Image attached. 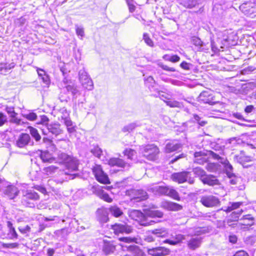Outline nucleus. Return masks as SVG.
I'll return each instance as SVG.
<instances>
[{
	"label": "nucleus",
	"instance_id": "nucleus-1",
	"mask_svg": "<svg viewBox=\"0 0 256 256\" xmlns=\"http://www.w3.org/2000/svg\"><path fill=\"white\" fill-rule=\"evenodd\" d=\"M58 158L60 162L64 164L65 166L62 174L68 176L66 177V179L73 180L78 176V174L75 173L78 170V164L76 158L61 152H58Z\"/></svg>",
	"mask_w": 256,
	"mask_h": 256
},
{
	"label": "nucleus",
	"instance_id": "nucleus-2",
	"mask_svg": "<svg viewBox=\"0 0 256 256\" xmlns=\"http://www.w3.org/2000/svg\"><path fill=\"white\" fill-rule=\"evenodd\" d=\"M140 150L144 156L150 160H156L160 153L158 148L154 144L142 146L140 148Z\"/></svg>",
	"mask_w": 256,
	"mask_h": 256
},
{
	"label": "nucleus",
	"instance_id": "nucleus-3",
	"mask_svg": "<svg viewBox=\"0 0 256 256\" xmlns=\"http://www.w3.org/2000/svg\"><path fill=\"white\" fill-rule=\"evenodd\" d=\"M191 173L188 171H182L179 172L174 173L172 175V180L178 182L179 184L188 182L190 184H192L194 182V179L191 176Z\"/></svg>",
	"mask_w": 256,
	"mask_h": 256
},
{
	"label": "nucleus",
	"instance_id": "nucleus-4",
	"mask_svg": "<svg viewBox=\"0 0 256 256\" xmlns=\"http://www.w3.org/2000/svg\"><path fill=\"white\" fill-rule=\"evenodd\" d=\"M78 77L79 80L84 88L88 90L94 88L93 82L84 68L79 70Z\"/></svg>",
	"mask_w": 256,
	"mask_h": 256
},
{
	"label": "nucleus",
	"instance_id": "nucleus-5",
	"mask_svg": "<svg viewBox=\"0 0 256 256\" xmlns=\"http://www.w3.org/2000/svg\"><path fill=\"white\" fill-rule=\"evenodd\" d=\"M200 202L207 208H212L220 204L219 199L216 196L212 194L202 196L200 198Z\"/></svg>",
	"mask_w": 256,
	"mask_h": 256
},
{
	"label": "nucleus",
	"instance_id": "nucleus-6",
	"mask_svg": "<svg viewBox=\"0 0 256 256\" xmlns=\"http://www.w3.org/2000/svg\"><path fill=\"white\" fill-rule=\"evenodd\" d=\"M210 154L214 159L219 160L224 168L227 176H232L233 168L232 165L230 163L228 160L222 157H221L219 154H216L212 151H210Z\"/></svg>",
	"mask_w": 256,
	"mask_h": 256
},
{
	"label": "nucleus",
	"instance_id": "nucleus-7",
	"mask_svg": "<svg viewBox=\"0 0 256 256\" xmlns=\"http://www.w3.org/2000/svg\"><path fill=\"white\" fill-rule=\"evenodd\" d=\"M128 194L130 196V200L139 202L146 200L148 195L146 192L142 190H131L128 191Z\"/></svg>",
	"mask_w": 256,
	"mask_h": 256
},
{
	"label": "nucleus",
	"instance_id": "nucleus-8",
	"mask_svg": "<svg viewBox=\"0 0 256 256\" xmlns=\"http://www.w3.org/2000/svg\"><path fill=\"white\" fill-rule=\"evenodd\" d=\"M250 2H244L240 5L239 8L245 15L254 18L256 16V8Z\"/></svg>",
	"mask_w": 256,
	"mask_h": 256
},
{
	"label": "nucleus",
	"instance_id": "nucleus-9",
	"mask_svg": "<svg viewBox=\"0 0 256 256\" xmlns=\"http://www.w3.org/2000/svg\"><path fill=\"white\" fill-rule=\"evenodd\" d=\"M96 180L100 183L108 184L110 183L108 175L104 172L100 166H96L93 168Z\"/></svg>",
	"mask_w": 256,
	"mask_h": 256
},
{
	"label": "nucleus",
	"instance_id": "nucleus-10",
	"mask_svg": "<svg viewBox=\"0 0 256 256\" xmlns=\"http://www.w3.org/2000/svg\"><path fill=\"white\" fill-rule=\"evenodd\" d=\"M131 216H132L133 218L136 220H140V224L143 226H148L152 224L154 222V220H150V222H146V220L145 218L144 212H142L138 210H134L131 212Z\"/></svg>",
	"mask_w": 256,
	"mask_h": 256
},
{
	"label": "nucleus",
	"instance_id": "nucleus-11",
	"mask_svg": "<svg viewBox=\"0 0 256 256\" xmlns=\"http://www.w3.org/2000/svg\"><path fill=\"white\" fill-rule=\"evenodd\" d=\"M112 229L115 234H130L132 232V228L130 226L126 224H116L112 226Z\"/></svg>",
	"mask_w": 256,
	"mask_h": 256
},
{
	"label": "nucleus",
	"instance_id": "nucleus-12",
	"mask_svg": "<svg viewBox=\"0 0 256 256\" xmlns=\"http://www.w3.org/2000/svg\"><path fill=\"white\" fill-rule=\"evenodd\" d=\"M240 222L236 224L240 230H246L254 224V218L250 214L244 215L240 219Z\"/></svg>",
	"mask_w": 256,
	"mask_h": 256
},
{
	"label": "nucleus",
	"instance_id": "nucleus-13",
	"mask_svg": "<svg viewBox=\"0 0 256 256\" xmlns=\"http://www.w3.org/2000/svg\"><path fill=\"white\" fill-rule=\"evenodd\" d=\"M148 253L153 256H163L168 255L170 250L164 246H158L148 249Z\"/></svg>",
	"mask_w": 256,
	"mask_h": 256
},
{
	"label": "nucleus",
	"instance_id": "nucleus-14",
	"mask_svg": "<svg viewBox=\"0 0 256 256\" xmlns=\"http://www.w3.org/2000/svg\"><path fill=\"white\" fill-rule=\"evenodd\" d=\"M60 125L58 123H54L47 125L46 130L42 129L44 134H47L48 132L58 136L62 132V130L60 128Z\"/></svg>",
	"mask_w": 256,
	"mask_h": 256
},
{
	"label": "nucleus",
	"instance_id": "nucleus-15",
	"mask_svg": "<svg viewBox=\"0 0 256 256\" xmlns=\"http://www.w3.org/2000/svg\"><path fill=\"white\" fill-rule=\"evenodd\" d=\"M30 137L28 134L22 133L16 140V145L20 148H23L30 142Z\"/></svg>",
	"mask_w": 256,
	"mask_h": 256
},
{
	"label": "nucleus",
	"instance_id": "nucleus-16",
	"mask_svg": "<svg viewBox=\"0 0 256 256\" xmlns=\"http://www.w3.org/2000/svg\"><path fill=\"white\" fill-rule=\"evenodd\" d=\"M144 212L145 218L146 220V222H149L148 220V218H161L163 216L164 214L162 212L159 210H156L152 208H146L144 210Z\"/></svg>",
	"mask_w": 256,
	"mask_h": 256
},
{
	"label": "nucleus",
	"instance_id": "nucleus-17",
	"mask_svg": "<svg viewBox=\"0 0 256 256\" xmlns=\"http://www.w3.org/2000/svg\"><path fill=\"white\" fill-rule=\"evenodd\" d=\"M172 239H166L164 241V243L168 244L170 245L176 246L181 243L183 240H185V236L178 234L174 236H171Z\"/></svg>",
	"mask_w": 256,
	"mask_h": 256
},
{
	"label": "nucleus",
	"instance_id": "nucleus-18",
	"mask_svg": "<svg viewBox=\"0 0 256 256\" xmlns=\"http://www.w3.org/2000/svg\"><path fill=\"white\" fill-rule=\"evenodd\" d=\"M108 164L112 166H116L120 168H128L130 164L126 162L122 159L120 158H112L108 161Z\"/></svg>",
	"mask_w": 256,
	"mask_h": 256
},
{
	"label": "nucleus",
	"instance_id": "nucleus-19",
	"mask_svg": "<svg viewBox=\"0 0 256 256\" xmlns=\"http://www.w3.org/2000/svg\"><path fill=\"white\" fill-rule=\"evenodd\" d=\"M161 206L168 210L178 211L182 209V206L180 204L168 201H164L162 202Z\"/></svg>",
	"mask_w": 256,
	"mask_h": 256
},
{
	"label": "nucleus",
	"instance_id": "nucleus-20",
	"mask_svg": "<svg viewBox=\"0 0 256 256\" xmlns=\"http://www.w3.org/2000/svg\"><path fill=\"white\" fill-rule=\"evenodd\" d=\"M18 192V188L12 185H8L4 190V194L10 199H14Z\"/></svg>",
	"mask_w": 256,
	"mask_h": 256
},
{
	"label": "nucleus",
	"instance_id": "nucleus-21",
	"mask_svg": "<svg viewBox=\"0 0 256 256\" xmlns=\"http://www.w3.org/2000/svg\"><path fill=\"white\" fill-rule=\"evenodd\" d=\"M202 242V238L200 236L192 238L188 242V248L190 250H196L199 248Z\"/></svg>",
	"mask_w": 256,
	"mask_h": 256
},
{
	"label": "nucleus",
	"instance_id": "nucleus-22",
	"mask_svg": "<svg viewBox=\"0 0 256 256\" xmlns=\"http://www.w3.org/2000/svg\"><path fill=\"white\" fill-rule=\"evenodd\" d=\"M192 42L195 46V50L197 51H203L208 50L206 48V45L198 37L194 36L192 38Z\"/></svg>",
	"mask_w": 256,
	"mask_h": 256
},
{
	"label": "nucleus",
	"instance_id": "nucleus-23",
	"mask_svg": "<svg viewBox=\"0 0 256 256\" xmlns=\"http://www.w3.org/2000/svg\"><path fill=\"white\" fill-rule=\"evenodd\" d=\"M202 182L203 184H208L210 186L218 185L220 184L219 180L216 178V176L211 174H206V176L202 178Z\"/></svg>",
	"mask_w": 256,
	"mask_h": 256
},
{
	"label": "nucleus",
	"instance_id": "nucleus-24",
	"mask_svg": "<svg viewBox=\"0 0 256 256\" xmlns=\"http://www.w3.org/2000/svg\"><path fill=\"white\" fill-rule=\"evenodd\" d=\"M120 246L122 248H126L128 251L132 252L136 256H144L145 255L138 246L130 245L129 246H124L122 244H120Z\"/></svg>",
	"mask_w": 256,
	"mask_h": 256
},
{
	"label": "nucleus",
	"instance_id": "nucleus-25",
	"mask_svg": "<svg viewBox=\"0 0 256 256\" xmlns=\"http://www.w3.org/2000/svg\"><path fill=\"white\" fill-rule=\"evenodd\" d=\"M168 186H156L150 188L152 192L154 194L158 195H166Z\"/></svg>",
	"mask_w": 256,
	"mask_h": 256
},
{
	"label": "nucleus",
	"instance_id": "nucleus-26",
	"mask_svg": "<svg viewBox=\"0 0 256 256\" xmlns=\"http://www.w3.org/2000/svg\"><path fill=\"white\" fill-rule=\"evenodd\" d=\"M199 100L206 104H212V96L208 92L204 91L202 92L199 96Z\"/></svg>",
	"mask_w": 256,
	"mask_h": 256
},
{
	"label": "nucleus",
	"instance_id": "nucleus-27",
	"mask_svg": "<svg viewBox=\"0 0 256 256\" xmlns=\"http://www.w3.org/2000/svg\"><path fill=\"white\" fill-rule=\"evenodd\" d=\"M181 148L180 144L176 142H172L166 144L165 150L166 152H170L179 150Z\"/></svg>",
	"mask_w": 256,
	"mask_h": 256
},
{
	"label": "nucleus",
	"instance_id": "nucleus-28",
	"mask_svg": "<svg viewBox=\"0 0 256 256\" xmlns=\"http://www.w3.org/2000/svg\"><path fill=\"white\" fill-rule=\"evenodd\" d=\"M6 226L8 228V236L11 240L17 239L18 238V234L16 233L14 228L12 226V224L10 221L6 222Z\"/></svg>",
	"mask_w": 256,
	"mask_h": 256
},
{
	"label": "nucleus",
	"instance_id": "nucleus-29",
	"mask_svg": "<svg viewBox=\"0 0 256 256\" xmlns=\"http://www.w3.org/2000/svg\"><path fill=\"white\" fill-rule=\"evenodd\" d=\"M205 156L206 154L204 152H196L194 154V162L198 164H204L206 160Z\"/></svg>",
	"mask_w": 256,
	"mask_h": 256
},
{
	"label": "nucleus",
	"instance_id": "nucleus-30",
	"mask_svg": "<svg viewBox=\"0 0 256 256\" xmlns=\"http://www.w3.org/2000/svg\"><path fill=\"white\" fill-rule=\"evenodd\" d=\"M151 232L157 237L166 238L168 236V230L164 228L154 229L151 231Z\"/></svg>",
	"mask_w": 256,
	"mask_h": 256
},
{
	"label": "nucleus",
	"instance_id": "nucleus-31",
	"mask_svg": "<svg viewBox=\"0 0 256 256\" xmlns=\"http://www.w3.org/2000/svg\"><path fill=\"white\" fill-rule=\"evenodd\" d=\"M24 196L26 199H30L36 200L39 199V196L34 190H29L24 193Z\"/></svg>",
	"mask_w": 256,
	"mask_h": 256
},
{
	"label": "nucleus",
	"instance_id": "nucleus-32",
	"mask_svg": "<svg viewBox=\"0 0 256 256\" xmlns=\"http://www.w3.org/2000/svg\"><path fill=\"white\" fill-rule=\"evenodd\" d=\"M116 250V245L113 242H104L103 250L106 254L114 252Z\"/></svg>",
	"mask_w": 256,
	"mask_h": 256
},
{
	"label": "nucleus",
	"instance_id": "nucleus-33",
	"mask_svg": "<svg viewBox=\"0 0 256 256\" xmlns=\"http://www.w3.org/2000/svg\"><path fill=\"white\" fill-rule=\"evenodd\" d=\"M66 89L68 92L72 93L73 96V100L76 98L80 95V91L78 90L77 86L74 85H68L66 86Z\"/></svg>",
	"mask_w": 256,
	"mask_h": 256
},
{
	"label": "nucleus",
	"instance_id": "nucleus-34",
	"mask_svg": "<svg viewBox=\"0 0 256 256\" xmlns=\"http://www.w3.org/2000/svg\"><path fill=\"white\" fill-rule=\"evenodd\" d=\"M68 233V229L66 228L57 230L54 232V234L57 237V238H59L60 240L65 239Z\"/></svg>",
	"mask_w": 256,
	"mask_h": 256
},
{
	"label": "nucleus",
	"instance_id": "nucleus-35",
	"mask_svg": "<svg viewBox=\"0 0 256 256\" xmlns=\"http://www.w3.org/2000/svg\"><path fill=\"white\" fill-rule=\"evenodd\" d=\"M58 118L60 120H64L70 117L69 112L65 107L62 108L58 110Z\"/></svg>",
	"mask_w": 256,
	"mask_h": 256
},
{
	"label": "nucleus",
	"instance_id": "nucleus-36",
	"mask_svg": "<svg viewBox=\"0 0 256 256\" xmlns=\"http://www.w3.org/2000/svg\"><path fill=\"white\" fill-rule=\"evenodd\" d=\"M109 211L112 215L118 218L123 214L122 210L116 206H111L109 208Z\"/></svg>",
	"mask_w": 256,
	"mask_h": 256
},
{
	"label": "nucleus",
	"instance_id": "nucleus-37",
	"mask_svg": "<svg viewBox=\"0 0 256 256\" xmlns=\"http://www.w3.org/2000/svg\"><path fill=\"white\" fill-rule=\"evenodd\" d=\"M40 156V158L44 162H48L51 163L54 160V159L52 156L50 154L48 151H41Z\"/></svg>",
	"mask_w": 256,
	"mask_h": 256
},
{
	"label": "nucleus",
	"instance_id": "nucleus-38",
	"mask_svg": "<svg viewBox=\"0 0 256 256\" xmlns=\"http://www.w3.org/2000/svg\"><path fill=\"white\" fill-rule=\"evenodd\" d=\"M192 172L196 176L200 178L201 181H202L206 175V172L202 168L200 167H196L193 168Z\"/></svg>",
	"mask_w": 256,
	"mask_h": 256
},
{
	"label": "nucleus",
	"instance_id": "nucleus-39",
	"mask_svg": "<svg viewBox=\"0 0 256 256\" xmlns=\"http://www.w3.org/2000/svg\"><path fill=\"white\" fill-rule=\"evenodd\" d=\"M198 4L196 0H182L180 4L188 8H192Z\"/></svg>",
	"mask_w": 256,
	"mask_h": 256
},
{
	"label": "nucleus",
	"instance_id": "nucleus-40",
	"mask_svg": "<svg viewBox=\"0 0 256 256\" xmlns=\"http://www.w3.org/2000/svg\"><path fill=\"white\" fill-rule=\"evenodd\" d=\"M242 204V202H230L229 206L226 209L222 208V210L228 212L240 208Z\"/></svg>",
	"mask_w": 256,
	"mask_h": 256
},
{
	"label": "nucleus",
	"instance_id": "nucleus-41",
	"mask_svg": "<svg viewBox=\"0 0 256 256\" xmlns=\"http://www.w3.org/2000/svg\"><path fill=\"white\" fill-rule=\"evenodd\" d=\"M28 129L31 136L34 138L36 142H38L41 139V136L39 134L38 130L32 126H29Z\"/></svg>",
	"mask_w": 256,
	"mask_h": 256
},
{
	"label": "nucleus",
	"instance_id": "nucleus-42",
	"mask_svg": "<svg viewBox=\"0 0 256 256\" xmlns=\"http://www.w3.org/2000/svg\"><path fill=\"white\" fill-rule=\"evenodd\" d=\"M166 196H170L176 200H180L178 192L174 188H170L169 187L168 188V192Z\"/></svg>",
	"mask_w": 256,
	"mask_h": 256
},
{
	"label": "nucleus",
	"instance_id": "nucleus-43",
	"mask_svg": "<svg viewBox=\"0 0 256 256\" xmlns=\"http://www.w3.org/2000/svg\"><path fill=\"white\" fill-rule=\"evenodd\" d=\"M124 156L128 157V159L132 160L136 156V152L131 148H126L123 152Z\"/></svg>",
	"mask_w": 256,
	"mask_h": 256
},
{
	"label": "nucleus",
	"instance_id": "nucleus-44",
	"mask_svg": "<svg viewBox=\"0 0 256 256\" xmlns=\"http://www.w3.org/2000/svg\"><path fill=\"white\" fill-rule=\"evenodd\" d=\"M118 240L120 242H122L130 244V243H138V238H136L134 237H130V236H126V237H121L118 238Z\"/></svg>",
	"mask_w": 256,
	"mask_h": 256
},
{
	"label": "nucleus",
	"instance_id": "nucleus-45",
	"mask_svg": "<svg viewBox=\"0 0 256 256\" xmlns=\"http://www.w3.org/2000/svg\"><path fill=\"white\" fill-rule=\"evenodd\" d=\"M242 212V210H241L238 212H232L229 216V218L228 219V220H232L234 222H237L238 220L239 216H240Z\"/></svg>",
	"mask_w": 256,
	"mask_h": 256
},
{
	"label": "nucleus",
	"instance_id": "nucleus-46",
	"mask_svg": "<svg viewBox=\"0 0 256 256\" xmlns=\"http://www.w3.org/2000/svg\"><path fill=\"white\" fill-rule=\"evenodd\" d=\"M219 164L216 163H208L206 166V169L210 172H216L219 168Z\"/></svg>",
	"mask_w": 256,
	"mask_h": 256
},
{
	"label": "nucleus",
	"instance_id": "nucleus-47",
	"mask_svg": "<svg viewBox=\"0 0 256 256\" xmlns=\"http://www.w3.org/2000/svg\"><path fill=\"white\" fill-rule=\"evenodd\" d=\"M140 125L138 124L137 122H132L131 123L126 126H125L123 129L122 131L124 132H130L133 130H134L136 127L140 126Z\"/></svg>",
	"mask_w": 256,
	"mask_h": 256
},
{
	"label": "nucleus",
	"instance_id": "nucleus-48",
	"mask_svg": "<svg viewBox=\"0 0 256 256\" xmlns=\"http://www.w3.org/2000/svg\"><path fill=\"white\" fill-rule=\"evenodd\" d=\"M18 230L20 233L28 236V234L30 232L31 228L30 226L26 225L25 226H19Z\"/></svg>",
	"mask_w": 256,
	"mask_h": 256
},
{
	"label": "nucleus",
	"instance_id": "nucleus-49",
	"mask_svg": "<svg viewBox=\"0 0 256 256\" xmlns=\"http://www.w3.org/2000/svg\"><path fill=\"white\" fill-rule=\"evenodd\" d=\"M22 116L26 118L27 120H30V121H34L37 118V116L36 114L34 112H30L28 114H26V113H22Z\"/></svg>",
	"mask_w": 256,
	"mask_h": 256
},
{
	"label": "nucleus",
	"instance_id": "nucleus-50",
	"mask_svg": "<svg viewBox=\"0 0 256 256\" xmlns=\"http://www.w3.org/2000/svg\"><path fill=\"white\" fill-rule=\"evenodd\" d=\"M166 104L171 108H180L181 106L180 102L176 100H164Z\"/></svg>",
	"mask_w": 256,
	"mask_h": 256
},
{
	"label": "nucleus",
	"instance_id": "nucleus-51",
	"mask_svg": "<svg viewBox=\"0 0 256 256\" xmlns=\"http://www.w3.org/2000/svg\"><path fill=\"white\" fill-rule=\"evenodd\" d=\"M17 115H12L10 116L11 119L10 122L12 123L16 124L17 125H22L25 123L22 121L21 119L18 118H16Z\"/></svg>",
	"mask_w": 256,
	"mask_h": 256
},
{
	"label": "nucleus",
	"instance_id": "nucleus-52",
	"mask_svg": "<svg viewBox=\"0 0 256 256\" xmlns=\"http://www.w3.org/2000/svg\"><path fill=\"white\" fill-rule=\"evenodd\" d=\"M90 152L98 158H100L102 154V150L98 146H94V148H92Z\"/></svg>",
	"mask_w": 256,
	"mask_h": 256
},
{
	"label": "nucleus",
	"instance_id": "nucleus-53",
	"mask_svg": "<svg viewBox=\"0 0 256 256\" xmlns=\"http://www.w3.org/2000/svg\"><path fill=\"white\" fill-rule=\"evenodd\" d=\"M143 39L144 42L150 46H154V42L151 38L149 37L148 34L146 33H144L143 34Z\"/></svg>",
	"mask_w": 256,
	"mask_h": 256
},
{
	"label": "nucleus",
	"instance_id": "nucleus-54",
	"mask_svg": "<svg viewBox=\"0 0 256 256\" xmlns=\"http://www.w3.org/2000/svg\"><path fill=\"white\" fill-rule=\"evenodd\" d=\"M126 1L128 6L130 12H133L136 10V6L134 0H126Z\"/></svg>",
	"mask_w": 256,
	"mask_h": 256
},
{
	"label": "nucleus",
	"instance_id": "nucleus-55",
	"mask_svg": "<svg viewBox=\"0 0 256 256\" xmlns=\"http://www.w3.org/2000/svg\"><path fill=\"white\" fill-rule=\"evenodd\" d=\"M100 196L102 199L104 200V201L108 202H111L112 200V199L111 198H110L109 195L104 192H102L100 194Z\"/></svg>",
	"mask_w": 256,
	"mask_h": 256
},
{
	"label": "nucleus",
	"instance_id": "nucleus-56",
	"mask_svg": "<svg viewBox=\"0 0 256 256\" xmlns=\"http://www.w3.org/2000/svg\"><path fill=\"white\" fill-rule=\"evenodd\" d=\"M56 169L57 168L56 166H50L44 168V170L46 174L49 175L54 173Z\"/></svg>",
	"mask_w": 256,
	"mask_h": 256
},
{
	"label": "nucleus",
	"instance_id": "nucleus-57",
	"mask_svg": "<svg viewBox=\"0 0 256 256\" xmlns=\"http://www.w3.org/2000/svg\"><path fill=\"white\" fill-rule=\"evenodd\" d=\"M48 122L49 119L46 116L43 115L40 116V124H42L46 128H47V125H49L48 124Z\"/></svg>",
	"mask_w": 256,
	"mask_h": 256
},
{
	"label": "nucleus",
	"instance_id": "nucleus-58",
	"mask_svg": "<svg viewBox=\"0 0 256 256\" xmlns=\"http://www.w3.org/2000/svg\"><path fill=\"white\" fill-rule=\"evenodd\" d=\"M76 34L82 38L83 37L84 34L83 28L79 27L78 26H76Z\"/></svg>",
	"mask_w": 256,
	"mask_h": 256
},
{
	"label": "nucleus",
	"instance_id": "nucleus-59",
	"mask_svg": "<svg viewBox=\"0 0 256 256\" xmlns=\"http://www.w3.org/2000/svg\"><path fill=\"white\" fill-rule=\"evenodd\" d=\"M158 66L162 68L164 70L169 71V72H175L176 70L174 68H170L168 66L162 63H159L158 64Z\"/></svg>",
	"mask_w": 256,
	"mask_h": 256
},
{
	"label": "nucleus",
	"instance_id": "nucleus-60",
	"mask_svg": "<svg viewBox=\"0 0 256 256\" xmlns=\"http://www.w3.org/2000/svg\"><path fill=\"white\" fill-rule=\"evenodd\" d=\"M6 122V116L2 112H0V126H2Z\"/></svg>",
	"mask_w": 256,
	"mask_h": 256
},
{
	"label": "nucleus",
	"instance_id": "nucleus-61",
	"mask_svg": "<svg viewBox=\"0 0 256 256\" xmlns=\"http://www.w3.org/2000/svg\"><path fill=\"white\" fill-rule=\"evenodd\" d=\"M228 178H230V183L232 184H236L237 183L238 178L235 176V174L232 173V176H228Z\"/></svg>",
	"mask_w": 256,
	"mask_h": 256
},
{
	"label": "nucleus",
	"instance_id": "nucleus-62",
	"mask_svg": "<svg viewBox=\"0 0 256 256\" xmlns=\"http://www.w3.org/2000/svg\"><path fill=\"white\" fill-rule=\"evenodd\" d=\"M5 110L10 116L18 114L14 112V107L6 106Z\"/></svg>",
	"mask_w": 256,
	"mask_h": 256
},
{
	"label": "nucleus",
	"instance_id": "nucleus-63",
	"mask_svg": "<svg viewBox=\"0 0 256 256\" xmlns=\"http://www.w3.org/2000/svg\"><path fill=\"white\" fill-rule=\"evenodd\" d=\"M19 244L16 242L9 243L5 244V247L8 248H18Z\"/></svg>",
	"mask_w": 256,
	"mask_h": 256
},
{
	"label": "nucleus",
	"instance_id": "nucleus-64",
	"mask_svg": "<svg viewBox=\"0 0 256 256\" xmlns=\"http://www.w3.org/2000/svg\"><path fill=\"white\" fill-rule=\"evenodd\" d=\"M233 256H249L248 254L244 250L236 252Z\"/></svg>",
	"mask_w": 256,
	"mask_h": 256
}]
</instances>
